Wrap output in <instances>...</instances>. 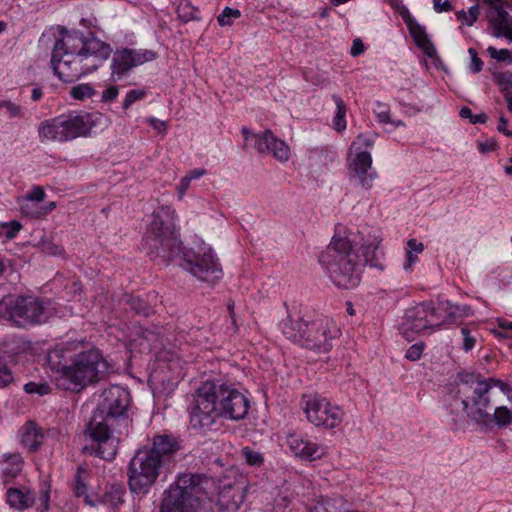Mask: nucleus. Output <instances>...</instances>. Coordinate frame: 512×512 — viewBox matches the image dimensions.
Here are the masks:
<instances>
[{
  "label": "nucleus",
  "mask_w": 512,
  "mask_h": 512,
  "mask_svg": "<svg viewBox=\"0 0 512 512\" xmlns=\"http://www.w3.org/2000/svg\"><path fill=\"white\" fill-rule=\"evenodd\" d=\"M190 181H189V178H186V177H183L181 180H180V183L177 187V190H178V194H179V199H182L183 196L185 195L186 191L189 189V186H190Z\"/></svg>",
  "instance_id": "57"
},
{
  "label": "nucleus",
  "mask_w": 512,
  "mask_h": 512,
  "mask_svg": "<svg viewBox=\"0 0 512 512\" xmlns=\"http://www.w3.org/2000/svg\"><path fill=\"white\" fill-rule=\"evenodd\" d=\"M241 17V12L238 9L225 7L221 14L217 17L218 24L222 27L231 26L235 19Z\"/></svg>",
  "instance_id": "41"
},
{
  "label": "nucleus",
  "mask_w": 512,
  "mask_h": 512,
  "mask_svg": "<svg viewBox=\"0 0 512 512\" xmlns=\"http://www.w3.org/2000/svg\"><path fill=\"white\" fill-rule=\"evenodd\" d=\"M20 212L23 216L32 218V219H41L43 218L42 205L40 203L31 201L30 199H26L22 197L18 200Z\"/></svg>",
  "instance_id": "32"
},
{
  "label": "nucleus",
  "mask_w": 512,
  "mask_h": 512,
  "mask_svg": "<svg viewBox=\"0 0 512 512\" xmlns=\"http://www.w3.org/2000/svg\"><path fill=\"white\" fill-rule=\"evenodd\" d=\"M130 304L131 308L138 314L148 316L152 311L151 307L138 297H131Z\"/></svg>",
  "instance_id": "44"
},
{
  "label": "nucleus",
  "mask_w": 512,
  "mask_h": 512,
  "mask_svg": "<svg viewBox=\"0 0 512 512\" xmlns=\"http://www.w3.org/2000/svg\"><path fill=\"white\" fill-rule=\"evenodd\" d=\"M87 476H88V474L84 469L78 468L77 474L75 476L74 493L77 497H84V500L87 504L94 506L95 503L92 502L89 499V496L87 495V485H86Z\"/></svg>",
  "instance_id": "34"
},
{
  "label": "nucleus",
  "mask_w": 512,
  "mask_h": 512,
  "mask_svg": "<svg viewBox=\"0 0 512 512\" xmlns=\"http://www.w3.org/2000/svg\"><path fill=\"white\" fill-rule=\"evenodd\" d=\"M197 509L166 495H163L160 505V512H196Z\"/></svg>",
  "instance_id": "31"
},
{
  "label": "nucleus",
  "mask_w": 512,
  "mask_h": 512,
  "mask_svg": "<svg viewBox=\"0 0 512 512\" xmlns=\"http://www.w3.org/2000/svg\"><path fill=\"white\" fill-rule=\"evenodd\" d=\"M1 108L6 110L9 118L21 119L25 116V108L11 100H1Z\"/></svg>",
  "instance_id": "42"
},
{
  "label": "nucleus",
  "mask_w": 512,
  "mask_h": 512,
  "mask_svg": "<svg viewBox=\"0 0 512 512\" xmlns=\"http://www.w3.org/2000/svg\"><path fill=\"white\" fill-rule=\"evenodd\" d=\"M157 58V53L150 49H129L117 50L112 59V75L118 78L128 73L132 68L151 62Z\"/></svg>",
  "instance_id": "16"
},
{
  "label": "nucleus",
  "mask_w": 512,
  "mask_h": 512,
  "mask_svg": "<svg viewBox=\"0 0 512 512\" xmlns=\"http://www.w3.org/2000/svg\"><path fill=\"white\" fill-rule=\"evenodd\" d=\"M177 258L179 265L200 281L213 285L223 275L212 248L207 245L201 244L195 248L181 250L175 259Z\"/></svg>",
  "instance_id": "8"
},
{
  "label": "nucleus",
  "mask_w": 512,
  "mask_h": 512,
  "mask_svg": "<svg viewBox=\"0 0 512 512\" xmlns=\"http://www.w3.org/2000/svg\"><path fill=\"white\" fill-rule=\"evenodd\" d=\"M124 490L121 487L111 486L103 494L101 502L111 509L116 510L123 503Z\"/></svg>",
  "instance_id": "33"
},
{
  "label": "nucleus",
  "mask_w": 512,
  "mask_h": 512,
  "mask_svg": "<svg viewBox=\"0 0 512 512\" xmlns=\"http://www.w3.org/2000/svg\"><path fill=\"white\" fill-rule=\"evenodd\" d=\"M110 55H92L66 53L52 55L51 64L54 73L63 82H74L82 76L96 71Z\"/></svg>",
  "instance_id": "9"
},
{
  "label": "nucleus",
  "mask_w": 512,
  "mask_h": 512,
  "mask_svg": "<svg viewBox=\"0 0 512 512\" xmlns=\"http://www.w3.org/2000/svg\"><path fill=\"white\" fill-rule=\"evenodd\" d=\"M109 363L98 349H90L76 354L66 369L65 381L73 385L71 389L83 388L101 381L109 373Z\"/></svg>",
  "instance_id": "7"
},
{
  "label": "nucleus",
  "mask_w": 512,
  "mask_h": 512,
  "mask_svg": "<svg viewBox=\"0 0 512 512\" xmlns=\"http://www.w3.org/2000/svg\"><path fill=\"white\" fill-rule=\"evenodd\" d=\"M22 227V224L17 220L0 223V235L3 234L7 240H12L21 231Z\"/></svg>",
  "instance_id": "40"
},
{
  "label": "nucleus",
  "mask_w": 512,
  "mask_h": 512,
  "mask_svg": "<svg viewBox=\"0 0 512 512\" xmlns=\"http://www.w3.org/2000/svg\"><path fill=\"white\" fill-rule=\"evenodd\" d=\"M148 123L158 132L164 133L167 129L166 123L164 121L158 120L156 118H150Z\"/></svg>",
  "instance_id": "58"
},
{
  "label": "nucleus",
  "mask_w": 512,
  "mask_h": 512,
  "mask_svg": "<svg viewBox=\"0 0 512 512\" xmlns=\"http://www.w3.org/2000/svg\"><path fill=\"white\" fill-rule=\"evenodd\" d=\"M485 121H486V115L478 114V115H473L470 122L475 124V123H484Z\"/></svg>",
  "instance_id": "63"
},
{
  "label": "nucleus",
  "mask_w": 512,
  "mask_h": 512,
  "mask_svg": "<svg viewBox=\"0 0 512 512\" xmlns=\"http://www.w3.org/2000/svg\"><path fill=\"white\" fill-rule=\"evenodd\" d=\"M95 93L94 88L88 83L76 85L70 90L71 97L76 100L91 98Z\"/></svg>",
  "instance_id": "37"
},
{
  "label": "nucleus",
  "mask_w": 512,
  "mask_h": 512,
  "mask_svg": "<svg viewBox=\"0 0 512 512\" xmlns=\"http://www.w3.org/2000/svg\"><path fill=\"white\" fill-rule=\"evenodd\" d=\"M378 108H380V110L376 111L377 120L383 124L392 123L390 111L380 104L378 105Z\"/></svg>",
  "instance_id": "53"
},
{
  "label": "nucleus",
  "mask_w": 512,
  "mask_h": 512,
  "mask_svg": "<svg viewBox=\"0 0 512 512\" xmlns=\"http://www.w3.org/2000/svg\"><path fill=\"white\" fill-rule=\"evenodd\" d=\"M24 390L28 394H38L43 396L50 393V386L46 383L29 382L24 385Z\"/></svg>",
  "instance_id": "43"
},
{
  "label": "nucleus",
  "mask_w": 512,
  "mask_h": 512,
  "mask_svg": "<svg viewBox=\"0 0 512 512\" xmlns=\"http://www.w3.org/2000/svg\"><path fill=\"white\" fill-rule=\"evenodd\" d=\"M375 137L370 133L359 134L351 143L348 156V170L351 177L358 179L362 187L370 188L377 173L372 170V156L365 149L374 145Z\"/></svg>",
  "instance_id": "11"
},
{
  "label": "nucleus",
  "mask_w": 512,
  "mask_h": 512,
  "mask_svg": "<svg viewBox=\"0 0 512 512\" xmlns=\"http://www.w3.org/2000/svg\"><path fill=\"white\" fill-rule=\"evenodd\" d=\"M424 350L423 343H416L409 347L406 351L405 357L411 361H417L421 358V355Z\"/></svg>",
  "instance_id": "49"
},
{
  "label": "nucleus",
  "mask_w": 512,
  "mask_h": 512,
  "mask_svg": "<svg viewBox=\"0 0 512 512\" xmlns=\"http://www.w3.org/2000/svg\"><path fill=\"white\" fill-rule=\"evenodd\" d=\"M101 118L102 115L97 112L60 116L65 140L69 141L85 136L96 126Z\"/></svg>",
  "instance_id": "19"
},
{
  "label": "nucleus",
  "mask_w": 512,
  "mask_h": 512,
  "mask_svg": "<svg viewBox=\"0 0 512 512\" xmlns=\"http://www.w3.org/2000/svg\"><path fill=\"white\" fill-rule=\"evenodd\" d=\"M110 45L96 37L84 38L83 34L75 30L60 29L59 38L56 40L52 55L66 53L110 55Z\"/></svg>",
  "instance_id": "12"
},
{
  "label": "nucleus",
  "mask_w": 512,
  "mask_h": 512,
  "mask_svg": "<svg viewBox=\"0 0 512 512\" xmlns=\"http://www.w3.org/2000/svg\"><path fill=\"white\" fill-rule=\"evenodd\" d=\"M495 149V144L493 142H486L480 144V150L482 152L492 151Z\"/></svg>",
  "instance_id": "62"
},
{
  "label": "nucleus",
  "mask_w": 512,
  "mask_h": 512,
  "mask_svg": "<svg viewBox=\"0 0 512 512\" xmlns=\"http://www.w3.org/2000/svg\"><path fill=\"white\" fill-rule=\"evenodd\" d=\"M119 94V90L117 86H110L102 93V101L103 102H111L117 98Z\"/></svg>",
  "instance_id": "54"
},
{
  "label": "nucleus",
  "mask_w": 512,
  "mask_h": 512,
  "mask_svg": "<svg viewBox=\"0 0 512 512\" xmlns=\"http://www.w3.org/2000/svg\"><path fill=\"white\" fill-rule=\"evenodd\" d=\"M245 488L240 485L224 486L218 494V512H238L244 503Z\"/></svg>",
  "instance_id": "23"
},
{
  "label": "nucleus",
  "mask_w": 512,
  "mask_h": 512,
  "mask_svg": "<svg viewBox=\"0 0 512 512\" xmlns=\"http://www.w3.org/2000/svg\"><path fill=\"white\" fill-rule=\"evenodd\" d=\"M432 301L422 302L406 310L401 329L404 335L409 332L421 333L426 330H434V322H437L431 312Z\"/></svg>",
  "instance_id": "17"
},
{
  "label": "nucleus",
  "mask_w": 512,
  "mask_h": 512,
  "mask_svg": "<svg viewBox=\"0 0 512 512\" xmlns=\"http://www.w3.org/2000/svg\"><path fill=\"white\" fill-rule=\"evenodd\" d=\"M249 407L247 397L232 385L218 379L206 380L193 394L189 408L190 425L194 430L206 432L220 418L243 419Z\"/></svg>",
  "instance_id": "1"
},
{
  "label": "nucleus",
  "mask_w": 512,
  "mask_h": 512,
  "mask_svg": "<svg viewBox=\"0 0 512 512\" xmlns=\"http://www.w3.org/2000/svg\"><path fill=\"white\" fill-rule=\"evenodd\" d=\"M130 402V393L122 386L112 385L102 393V400L89 423L88 432L90 449L104 460H112L116 456L119 439L111 430L112 421L126 415Z\"/></svg>",
  "instance_id": "3"
},
{
  "label": "nucleus",
  "mask_w": 512,
  "mask_h": 512,
  "mask_svg": "<svg viewBox=\"0 0 512 512\" xmlns=\"http://www.w3.org/2000/svg\"><path fill=\"white\" fill-rule=\"evenodd\" d=\"M423 250V243L417 241L416 239L412 238L407 241L406 260L403 264L405 271L411 272L413 270L414 264L418 261V255L421 254Z\"/></svg>",
  "instance_id": "29"
},
{
  "label": "nucleus",
  "mask_w": 512,
  "mask_h": 512,
  "mask_svg": "<svg viewBox=\"0 0 512 512\" xmlns=\"http://www.w3.org/2000/svg\"><path fill=\"white\" fill-rule=\"evenodd\" d=\"M511 392L512 389L501 380L481 375L467 374L458 384V393L467 414L479 421L492 418L498 426L512 423V412L505 406H496Z\"/></svg>",
  "instance_id": "2"
},
{
  "label": "nucleus",
  "mask_w": 512,
  "mask_h": 512,
  "mask_svg": "<svg viewBox=\"0 0 512 512\" xmlns=\"http://www.w3.org/2000/svg\"><path fill=\"white\" fill-rule=\"evenodd\" d=\"M309 321L303 320L298 313H289L285 319H283L279 326L287 339L302 345L305 325Z\"/></svg>",
  "instance_id": "24"
},
{
  "label": "nucleus",
  "mask_w": 512,
  "mask_h": 512,
  "mask_svg": "<svg viewBox=\"0 0 512 512\" xmlns=\"http://www.w3.org/2000/svg\"><path fill=\"white\" fill-rule=\"evenodd\" d=\"M42 97V90L40 88H35L32 90L31 98L33 101H38Z\"/></svg>",
  "instance_id": "64"
},
{
  "label": "nucleus",
  "mask_w": 512,
  "mask_h": 512,
  "mask_svg": "<svg viewBox=\"0 0 512 512\" xmlns=\"http://www.w3.org/2000/svg\"><path fill=\"white\" fill-rule=\"evenodd\" d=\"M301 409L310 424L326 430L339 427L345 416L344 410L339 405L319 394L303 395Z\"/></svg>",
  "instance_id": "10"
},
{
  "label": "nucleus",
  "mask_w": 512,
  "mask_h": 512,
  "mask_svg": "<svg viewBox=\"0 0 512 512\" xmlns=\"http://www.w3.org/2000/svg\"><path fill=\"white\" fill-rule=\"evenodd\" d=\"M241 456L248 465L253 467H260L264 463L262 454L258 451L252 450L249 447L242 448Z\"/></svg>",
  "instance_id": "39"
},
{
  "label": "nucleus",
  "mask_w": 512,
  "mask_h": 512,
  "mask_svg": "<svg viewBox=\"0 0 512 512\" xmlns=\"http://www.w3.org/2000/svg\"><path fill=\"white\" fill-rule=\"evenodd\" d=\"M13 381V375L7 364L0 362V388L8 386Z\"/></svg>",
  "instance_id": "47"
},
{
  "label": "nucleus",
  "mask_w": 512,
  "mask_h": 512,
  "mask_svg": "<svg viewBox=\"0 0 512 512\" xmlns=\"http://www.w3.org/2000/svg\"><path fill=\"white\" fill-rule=\"evenodd\" d=\"M487 52L491 58L497 61H511V53L508 49H496L493 46L487 48Z\"/></svg>",
  "instance_id": "46"
},
{
  "label": "nucleus",
  "mask_w": 512,
  "mask_h": 512,
  "mask_svg": "<svg viewBox=\"0 0 512 512\" xmlns=\"http://www.w3.org/2000/svg\"><path fill=\"white\" fill-rule=\"evenodd\" d=\"M2 471L9 477H15L22 470L23 458L19 453L3 455Z\"/></svg>",
  "instance_id": "30"
},
{
  "label": "nucleus",
  "mask_w": 512,
  "mask_h": 512,
  "mask_svg": "<svg viewBox=\"0 0 512 512\" xmlns=\"http://www.w3.org/2000/svg\"><path fill=\"white\" fill-rule=\"evenodd\" d=\"M461 334L463 336V349L465 351H470L474 348L476 339L471 335V331L468 327H462L461 328Z\"/></svg>",
  "instance_id": "50"
},
{
  "label": "nucleus",
  "mask_w": 512,
  "mask_h": 512,
  "mask_svg": "<svg viewBox=\"0 0 512 512\" xmlns=\"http://www.w3.org/2000/svg\"><path fill=\"white\" fill-rule=\"evenodd\" d=\"M145 95L146 93L143 90H130L123 101V109H128L134 102L143 99Z\"/></svg>",
  "instance_id": "45"
},
{
  "label": "nucleus",
  "mask_w": 512,
  "mask_h": 512,
  "mask_svg": "<svg viewBox=\"0 0 512 512\" xmlns=\"http://www.w3.org/2000/svg\"><path fill=\"white\" fill-rule=\"evenodd\" d=\"M175 219L176 212L171 206H160L153 212L143 245L154 261L170 263L179 255L181 242L177 237Z\"/></svg>",
  "instance_id": "5"
},
{
  "label": "nucleus",
  "mask_w": 512,
  "mask_h": 512,
  "mask_svg": "<svg viewBox=\"0 0 512 512\" xmlns=\"http://www.w3.org/2000/svg\"><path fill=\"white\" fill-rule=\"evenodd\" d=\"M432 314L434 315L437 322H434L435 329L452 323L459 318H463L469 315L470 308L467 306L453 305L449 301H432Z\"/></svg>",
  "instance_id": "22"
},
{
  "label": "nucleus",
  "mask_w": 512,
  "mask_h": 512,
  "mask_svg": "<svg viewBox=\"0 0 512 512\" xmlns=\"http://www.w3.org/2000/svg\"><path fill=\"white\" fill-rule=\"evenodd\" d=\"M21 443L29 450H36L42 444L44 435L33 422H27L20 429Z\"/></svg>",
  "instance_id": "26"
},
{
  "label": "nucleus",
  "mask_w": 512,
  "mask_h": 512,
  "mask_svg": "<svg viewBox=\"0 0 512 512\" xmlns=\"http://www.w3.org/2000/svg\"><path fill=\"white\" fill-rule=\"evenodd\" d=\"M205 174H206V170L200 168V169L191 170L185 177L189 178V181L191 182L192 180L199 179L200 177H202Z\"/></svg>",
  "instance_id": "59"
},
{
  "label": "nucleus",
  "mask_w": 512,
  "mask_h": 512,
  "mask_svg": "<svg viewBox=\"0 0 512 512\" xmlns=\"http://www.w3.org/2000/svg\"><path fill=\"white\" fill-rule=\"evenodd\" d=\"M433 5L436 12L452 10V4L448 0H433Z\"/></svg>",
  "instance_id": "56"
},
{
  "label": "nucleus",
  "mask_w": 512,
  "mask_h": 512,
  "mask_svg": "<svg viewBox=\"0 0 512 512\" xmlns=\"http://www.w3.org/2000/svg\"><path fill=\"white\" fill-rule=\"evenodd\" d=\"M337 107V113L334 117V126L337 131H343L346 128V106L343 100L338 96H333Z\"/></svg>",
  "instance_id": "36"
},
{
  "label": "nucleus",
  "mask_w": 512,
  "mask_h": 512,
  "mask_svg": "<svg viewBox=\"0 0 512 512\" xmlns=\"http://www.w3.org/2000/svg\"><path fill=\"white\" fill-rule=\"evenodd\" d=\"M459 114L462 118H468L470 121L473 117L471 109L468 107H462Z\"/></svg>",
  "instance_id": "61"
},
{
  "label": "nucleus",
  "mask_w": 512,
  "mask_h": 512,
  "mask_svg": "<svg viewBox=\"0 0 512 512\" xmlns=\"http://www.w3.org/2000/svg\"><path fill=\"white\" fill-rule=\"evenodd\" d=\"M47 362L52 370L57 371L61 374L63 380L66 378V369L69 368V365H66L62 361V350L53 349L47 355Z\"/></svg>",
  "instance_id": "35"
},
{
  "label": "nucleus",
  "mask_w": 512,
  "mask_h": 512,
  "mask_svg": "<svg viewBox=\"0 0 512 512\" xmlns=\"http://www.w3.org/2000/svg\"><path fill=\"white\" fill-rule=\"evenodd\" d=\"M287 445L291 452L304 460L314 461L325 454V448L308 438L292 433L287 436Z\"/></svg>",
  "instance_id": "21"
},
{
  "label": "nucleus",
  "mask_w": 512,
  "mask_h": 512,
  "mask_svg": "<svg viewBox=\"0 0 512 512\" xmlns=\"http://www.w3.org/2000/svg\"><path fill=\"white\" fill-rule=\"evenodd\" d=\"M178 449L177 441L168 435H157L150 447L139 449L129 465L130 490L146 494L155 484L161 470L172 461Z\"/></svg>",
  "instance_id": "4"
},
{
  "label": "nucleus",
  "mask_w": 512,
  "mask_h": 512,
  "mask_svg": "<svg viewBox=\"0 0 512 512\" xmlns=\"http://www.w3.org/2000/svg\"><path fill=\"white\" fill-rule=\"evenodd\" d=\"M42 250L45 254L51 256H60L64 253V249L62 246L55 244L53 242L47 241L42 245Z\"/></svg>",
  "instance_id": "51"
},
{
  "label": "nucleus",
  "mask_w": 512,
  "mask_h": 512,
  "mask_svg": "<svg viewBox=\"0 0 512 512\" xmlns=\"http://www.w3.org/2000/svg\"><path fill=\"white\" fill-rule=\"evenodd\" d=\"M39 137L42 142H65L60 117L46 120L39 125Z\"/></svg>",
  "instance_id": "25"
},
{
  "label": "nucleus",
  "mask_w": 512,
  "mask_h": 512,
  "mask_svg": "<svg viewBox=\"0 0 512 512\" xmlns=\"http://www.w3.org/2000/svg\"><path fill=\"white\" fill-rule=\"evenodd\" d=\"M10 319L19 326L40 324L49 318L45 303L34 295H19L6 301Z\"/></svg>",
  "instance_id": "13"
},
{
  "label": "nucleus",
  "mask_w": 512,
  "mask_h": 512,
  "mask_svg": "<svg viewBox=\"0 0 512 512\" xmlns=\"http://www.w3.org/2000/svg\"><path fill=\"white\" fill-rule=\"evenodd\" d=\"M484 2L489 5L486 18L490 33L496 38L504 37L512 43V16L503 9L499 0H484Z\"/></svg>",
  "instance_id": "18"
},
{
  "label": "nucleus",
  "mask_w": 512,
  "mask_h": 512,
  "mask_svg": "<svg viewBox=\"0 0 512 512\" xmlns=\"http://www.w3.org/2000/svg\"><path fill=\"white\" fill-rule=\"evenodd\" d=\"M339 333V328L331 318L317 316L306 323L302 346L319 352H328Z\"/></svg>",
  "instance_id": "15"
},
{
  "label": "nucleus",
  "mask_w": 512,
  "mask_h": 512,
  "mask_svg": "<svg viewBox=\"0 0 512 512\" xmlns=\"http://www.w3.org/2000/svg\"><path fill=\"white\" fill-rule=\"evenodd\" d=\"M478 16L479 8L476 5L470 7L468 11L460 10L456 12L457 20L467 26H472L474 22H476Z\"/></svg>",
  "instance_id": "38"
},
{
  "label": "nucleus",
  "mask_w": 512,
  "mask_h": 512,
  "mask_svg": "<svg viewBox=\"0 0 512 512\" xmlns=\"http://www.w3.org/2000/svg\"><path fill=\"white\" fill-rule=\"evenodd\" d=\"M56 208V202H49L46 205H42L43 218L46 217L50 212Z\"/></svg>",
  "instance_id": "60"
},
{
  "label": "nucleus",
  "mask_w": 512,
  "mask_h": 512,
  "mask_svg": "<svg viewBox=\"0 0 512 512\" xmlns=\"http://www.w3.org/2000/svg\"><path fill=\"white\" fill-rule=\"evenodd\" d=\"M365 50L364 44L361 39L357 38L353 40L350 53L352 56L357 57L361 55Z\"/></svg>",
  "instance_id": "55"
},
{
  "label": "nucleus",
  "mask_w": 512,
  "mask_h": 512,
  "mask_svg": "<svg viewBox=\"0 0 512 512\" xmlns=\"http://www.w3.org/2000/svg\"><path fill=\"white\" fill-rule=\"evenodd\" d=\"M26 199L41 203L46 197L45 190L42 186H34L25 196Z\"/></svg>",
  "instance_id": "48"
},
{
  "label": "nucleus",
  "mask_w": 512,
  "mask_h": 512,
  "mask_svg": "<svg viewBox=\"0 0 512 512\" xmlns=\"http://www.w3.org/2000/svg\"><path fill=\"white\" fill-rule=\"evenodd\" d=\"M7 503L15 509L23 510L32 506L34 502V494L29 490L23 491L17 488H10L7 491Z\"/></svg>",
  "instance_id": "27"
},
{
  "label": "nucleus",
  "mask_w": 512,
  "mask_h": 512,
  "mask_svg": "<svg viewBox=\"0 0 512 512\" xmlns=\"http://www.w3.org/2000/svg\"><path fill=\"white\" fill-rule=\"evenodd\" d=\"M319 261L339 288L351 289L359 284L360 260L347 237L335 235Z\"/></svg>",
  "instance_id": "6"
},
{
  "label": "nucleus",
  "mask_w": 512,
  "mask_h": 512,
  "mask_svg": "<svg viewBox=\"0 0 512 512\" xmlns=\"http://www.w3.org/2000/svg\"><path fill=\"white\" fill-rule=\"evenodd\" d=\"M253 146L260 154L270 153L280 162L290 158V148L282 139L277 138L271 130L252 135Z\"/></svg>",
  "instance_id": "20"
},
{
  "label": "nucleus",
  "mask_w": 512,
  "mask_h": 512,
  "mask_svg": "<svg viewBox=\"0 0 512 512\" xmlns=\"http://www.w3.org/2000/svg\"><path fill=\"white\" fill-rule=\"evenodd\" d=\"M209 479L199 473H182L164 492V495L184 504L199 508L201 499L207 495Z\"/></svg>",
  "instance_id": "14"
},
{
  "label": "nucleus",
  "mask_w": 512,
  "mask_h": 512,
  "mask_svg": "<svg viewBox=\"0 0 512 512\" xmlns=\"http://www.w3.org/2000/svg\"><path fill=\"white\" fill-rule=\"evenodd\" d=\"M371 238L364 240L362 244L364 263L371 267H380L381 252H378V248L381 240L376 235H373Z\"/></svg>",
  "instance_id": "28"
},
{
  "label": "nucleus",
  "mask_w": 512,
  "mask_h": 512,
  "mask_svg": "<svg viewBox=\"0 0 512 512\" xmlns=\"http://www.w3.org/2000/svg\"><path fill=\"white\" fill-rule=\"evenodd\" d=\"M469 54L471 55V70L474 73L480 72L482 70L483 61L477 56V53L473 48L469 49Z\"/></svg>",
  "instance_id": "52"
}]
</instances>
